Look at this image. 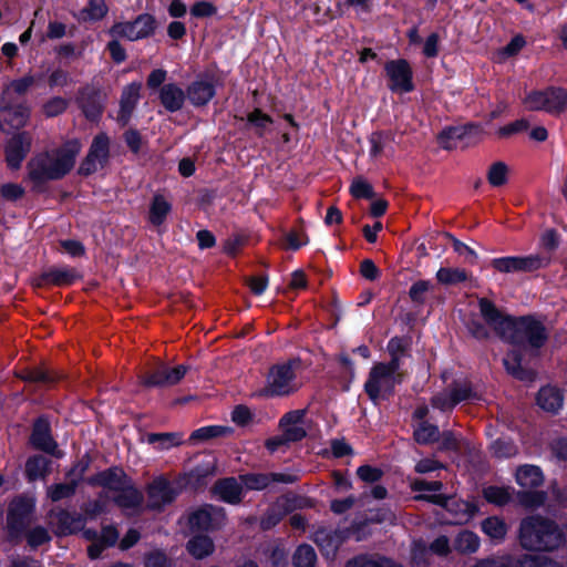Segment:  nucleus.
<instances>
[{
  "label": "nucleus",
  "mask_w": 567,
  "mask_h": 567,
  "mask_svg": "<svg viewBox=\"0 0 567 567\" xmlns=\"http://www.w3.org/2000/svg\"><path fill=\"white\" fill-rule=\"evenodd\" d=\"M128 481L130 478L122 470L114 467L91 477L89 483L117 493Z\"/></svg>",
  "instance_id": "b1692460"
},
{
  "label": "nucleus",
  "mask_w": 567,
  "mask_h": 567,
  "mask_svg": "<svg viewBox=\"0 0 567 567\" xmlns=\"http://www.w3.org/2000/svg\"><path fill=\"white\" fill-rule=\"evenodd\" d=\"M49 539V533L42 527H37L28 534V543L33 547L40 546Z\"/></svg>",
  "instance_id": "774afa93"
},
{
  "label": "nucleus",
  "mask_w": 567,
  "mask_h": 567,
  "mask_svg": "<svg viewBox=\"0 0 567 567\" xmlns=\"http://www.w3.org/2000/svg\"><path fill=\"white\" fill-rule=\"evenodd\" d=\"M76 482L54 484L48 487L47 494L52 502H58L68 498L75 493Z\"/></svg>",
  "instance_id": "09e8293b"
},
{
  "label": "nucleus",
  "mask_w": 567,
  "mask_h": 567,
  "mask_svg": "<svg viewBox=\"0 0 567 567\" xmlns=\"http://www.w3.org/2000/svg\"><path fill=\"white\" fill-rule=\"evenodd\" d=\"M350 193L354 198H373L374 196L371 184L360 176L352 181Z\"/></svg>",
  "instance_id": "864d4df0"
},
{
  "label": "nucleus",
  "mask_w": 567,
  "mask_h": 567,
  "mask_svg": "<svg viewBox=\"0 0 567 567\" xmlns=\"http://www.w3.org/2000/svg\"><path fill=\"white\" fill-rule=\"evenodd\" d=\"M493 452L497 457H509L516 454V446L506 440H497L492 445Z\"/></svg>",
  "instance_id": "e2e57ef3"
},
{
  "label": "nucleus",
  "mask_w": 567,
  "mask_h": 567,
  "mask_svg": "<svg viewBox=\"0 0 567 567\" xmlns=\"http://www.w3.org/2000/svg\"><path fill=\"white\" fill-rule=\"evenodd\" d=\"M526 44L523 35H515L511 42L498 51L499 61L516 55Z\"/></svg>",
  "instance_id": "6e6d98bb"
},
{
  "label": "nucleus",
  "mask_w": 567,
  "mask_h": 567,
  "mask_svg": "<svg viewBox=\"0 0 567 567\" xmlns=\"http://www.w3.org/2000/svg\"><path fill=\"white\" fill-rule=\"evenodd\" d=\"M357 475L361 481L365 483H374L382 477L383 472L378 467L362 465L357 470Z\"/></svg>",
  "instance_id": "680f3d73"
},
{
  "label": "nucleus",
  "mask_w": 567,
  "mask_h": 567,
  "mask_svg": "<svg viewBox=\"0 0 567 567\" xmlns=\"http://www.w3.org/2000/svg\"><path fill=\"white\" fill-rule=\"evenodd\" d=\"M226 514L223 508L205 505L188 517L189 528L193 532H209L219 529L225 525Z\"/></svg>",
  "instance_id": "1a4fd4ad"
},
{
  "label": "nucleus",
  "mask_w": 567,
  "mask_h": 567,
  "mask_svg": "<svg viewBox=\"0 0 567 567\" xmlns=\"http://www.w3.org/2000/svg\"><path fill=\"white\" fill-rule=\"evenodd\" d=\"M436 280L445 286L456 285L467 280L468 274L458 267H442L436 271Z\"/></svg>",
  "instance_id": "4c0bfd02"
},
{
  "label": "nucleus",
  "mask_w": 567,
  "mask_h": 567,
  "mask_svg": "<svg viewBox=\"0 0 567 567\" xmlns=\"http://www.w3.org/2000/svg\"><path fill=\"white\" fill-rule=\"evenodd\" d=\"M175 494L169 484L163 480L157 478L148 486V506L151 508H161L171 503Z\"/></svg>",
  "instance_id": "393cba45"
},
{
  "label": "nucleus",
  "mask_w": 567,
  "mask_h": 567,
  "mask_svg": "<svg viewBox=\"0 0 567 567\" xmlns=\"http://www.w3.org/2000/svg\"><path fill=\"white\" fill-rule=\"evenodd\" d=\"M188 371L187 365H177L175 368L162 367L151 375L144 378L142 383L146 386H172L177 384Z\"/></svg>",
  "instance_id": "2eb2a0df"
},
{
  "label": "nucleus",
  "mask_w": 567,
  "mask_h": 567,
  "mask_svg": "<svg viewBox=\"0 0 567 567\" xmlns=\"http://www.w3.org/2000/svg\"><path fill=\"white\" fill-rule=\"evenodd\" d=\"M305 414V410H295L281 419L280 426L288 441H300L307 435Z\"/></svg>",
  "instance_id": "a211bd4d"
},
{
  "label": "nucleus",
  "mask_w": 567,
  "mask_h": 567,
  "mask_svg": "<svg viewBox=\"0 0 567 567\" xmlns=\"http://www.w3.org/2000/svg\"><path fill=\"white\" fill-rule=\"evenodd\" d=\"M171 203L163 195H154L150 206V221L155 226L162 225L171 213Z\"/></svg>",
  "instance_id": "72a5a7b5"
},
{
  "label": "nucleus",
  "mask_w": 567,
  "mask_h": 567,
  "mask_svg": "<svg viewBox=\"0 0 567 567\" xmlns=\"http://www.w3.org/2000/svg\"><path fill=\"white\" fill-rule=\"evenodd\" d=\"M288 499L281 497L268 509L261 519L262 528L267 529L275 526L288 512Z\"/></svg>",
  "instance_id": "ea45409f"
},
{
  "label": "nucleus",
  "mask_w": 567,
  "mask_h": 567,
  "mask_svg": "<svg viewBox=\"0 0 567 567\" xmlns=\"http://www.w3.org/2000/svg\"><path fill=\"white\" fill-rule=\"evenodd\" d=\"M19 377L25 381L33 382H47L50 380L47 372L39 368L23 370L19 373Z\"/></svg>",
  "instance_id": "338daca9"
},
{
  "label": "nucleus",
  "mask_w": 567,
  "mask_h": 567,
  "mask_svg": "<svg viewBox=\"0 0 567 567\" xmlns=\"http://www.w3.org/2000/svg\"><path fill=\"white\" fill-rule=\"evenodd\" d=\"M159 100L167 111L175 112L182 109L185 101V93L178 85L168 83L161 87Z\"/></svg>",
  "instance_id": "cd10ccee"
},
{
  "label": "nucleus",
  "mask_w": 567,
  "mask_h": 567,
  "mask_svg": "<svg viewBox=\"0 0 567 567\" xmlns=\"http://www.w3.org/2000/svg\"><path fill=\"white\" fill-rule=\"evenodd\" d=\"M440 432L437 426L422 421L414 429V439L420 444H430L439 440Z\"/></svg>",
  "instance_id": "a18cd8bd"
},
{
  "label": "nucleus",
  "mask_w": 567,
  "mask_h": 567,
  "mask_svg": "<svg viewBox=\"0 0 567 567\" xmlns=\"http://www.w3.org/2000/svg\"><path fill=\"white\" fill-rule=\"evenodd\" d=\"M504 365L506 371L522 381H532L534 379V374L530 371H527L520 367V358L517 352H509L504 359Z\"/></svg>",
  "instance_id": "e433bc0d"
},
{
  "label": "nucleus",
  "mask_w": 567,
  "mask_h": 567,
  "mask_svg": "<svg viewBox=\"0 0 567 567\" xmlns=\"http://www.w3.org/2000/svg\"><path fill=\"white\" fill-rule=\"evenodd\" d=\"M81 148L78 140H71L50 152L38 154L28 163L29 178L35 184L62 178L74 167Z\"/></svg>",
  "instance_id": "f257e3e1"
},
{
  "label": "nucleus",
  "mask_w": 567,
  "mask_h": 567,
  "mask_svg": "<svg viewBox=\"0 0 567 567\" xmlns=\"http://www.w3.org/2000/svg\"><path fill=\"white\" fill-rule=\"evenodd\" d=\"M444 236L452 241L454 250L457 254L464 255L470 262H475L477 260L478 256H477L476 251L473 248H471L468 245L460 241L458 239H456L454 236H452L449 233L444 234Z\"/></svg>",
  "instance_id": "bf43d9fd"
},
{
  "label": "nucleus",
  "mask_w": 567,
  "mask_h": 567,
  "mask_svg": "<svg viewBox=\"0 0 567 567\" xmlns=\"http://www.w3.org/2000/svg\"><path fill=\"white\" fill-rule=\"evenodd\" d=\"M247 120L250 124L258 128V133L261 135L264 131L272 123V120L260 110L256 109L248 114Z\"/></svg>",
  "instance_id": "052dcab7"
},
{
  "label": "nucleus",
  "mask_w": 567,
  "mask_h": 567,
  "mask_svg": "<svg viewBox=\"0 0 567 567\" xmlns=\"http://www.w3.org/2000/svg\"><path fill=\"white\" fill-rule=\"evenodd\" d=\"M32 137L27 132L13 135L6 145V161L11 169L20 168L29 153Z\"/></svg>",
  "instance_id": "ddd939ff"
},
{
  "label": "nucleus",
  "mask_w": 567,
  "mask_h": 567,
  "mask_svg": "<svg viewBox=\"0 0 567 567\" xmlns=\"http://www.w3.org/2000/svg\"><path fill=\"white\" fill-rule=\"evenodd\" d=\"M415 499L426 501L446 507L450 511H455L458 519H462L463 517H471L475 512V508L471 504L466 502H456L442 494H420L415 496Z\"/></svg>",
  "instance_id": "aec40b11"
},
{
  "label": "nucleus",
  "mask_w": 567,
  "mask_h": 567,
  "mask_svg": "<svg viewBox=\"0 0 567 567\" xmlns=\"http://www.w3.org/2000/svg\"><path fill=\"white\" fill-rule=\"evenodd\" d=\"M0 193L6 199L16 200L23 196L24 189L19 184L8 183L1 186Z\"/></svg>",
  "instance_id": "69168bd1"
},
{
  "label": "nucleus",
  "mask_w": 567,
  "mask_h": 567,
  "mask_svg": "<svg viewBox=\"0 0 567 567\" xmlns=\"http://www.w3.org/2000/svg\"><path fill=\"white\" fill-rule=\"evenodd\" d=\"M480 315L496 333L507 338L514 328V320L501 312L496 306L486 298L478 299Z\"/></svg>",
  "instance_id": "9b49d317"
},
{
  "label": "nucleus",
  "mask_w": 567,
  "mask_h": 567,
  "mask_svg": "<svg viewBox=\"0 0 567 567\" xmlns=\"http://www.w3.org/2000/svg\"><path fill=\"white\" fill-rule=\"evenodd\" d=\"M523 105L528 111L559 115L567 111V90L559 86L532 90L525 94Z\"/></svg>",
  "instance_id": "39448f33"
},
{
  "label": "nucleus",
  "mask_w": 567,
  "mask_h": 567,
  "mask_svg": "<svg viewBox=\"0 0 567 567\" xmlns=\"http://www.w3.org/2000/svg\"><path fill=\"white\" fill-rule=\"evenodd\" d=\"M53 523L56 524L58 530L61 534L74 533L82 526L81 517H74L64 511H61L54 515Z\"/></svg>",
  "instance_id": "a19ab883"
},
{
  "label": "nucleus",
  "mask_w": 567,
  "mask_h": 567,
  "mask_svg": "<svg viewBox=\"0 0 567 567\" xmlns=\"http://www.w3.org/2000/svg\"><path fill=\"white\" fill-rule=\"evenodd\" d=\"M537 403L543 410L555 413L563 406V395L557 389L545 386L538 392Z\"/></svg>",
  "instance_id": "473e14b6"
},
{
  "label": "nucleus",
  "mask_w": 567,
  "mask_h": 567,
  "mask_svg": "<svg viewBox=\"0 0 567 567\" xmlns=\"http://www.w3.org/2000/svg\"><path fill=\"white\" fill-rule=\"evenodd\" d=\"M107 11L104 0H90L89 6L83 9V19L99 20L105 16Z\"/></svg>",
  "instance_id": "5fc2aeb1"
},
{
  "label": "nucleus",
  "mask_w": 567,
  "mask_h": 567,
  "mask_svg": "<svg viewBox=\"0 0 567 567\" xmlns=\"http://www.w3.org/2000/svg\"><path fill=\"white\" fill-rule=\"evenodd\" d=\"M114 502L124 511H136L143 503V495L134 487L130 480L127 484L117 492Z\"/></svg>",
  "instance_id": "a878e982"
},
{
  "label": "nucleus",
  "mask_w": 567,
  "mask_h": 567,
  "mask_svg": "<svg viewBox=\"0 0 567 567\" xmlns=\"http://www.w3.org/2000/svg\"><path fill=\"white\" fill-rule=\"evenodd\" d=\"M431 288L432 285L429 280L415 281L409 290V296L413 302L423 305L425 301L424 297Z\"/></svg>",
  "instance_id": "4d7b16f0"
},
{
  "label": "nucleus",
  "mask_w": 567,
  "mask_h": 567,
  "mask_svg": "<svg viewBox=\"0 0 567 567\" xmlns=\"http://www.w3.org/2000/svg\"><path fill=\"white\" fill-rule=\"evenodd\" d=\"M516 482L523 488H535L542 485L544 476L539 467L523 465L516 471Z\"/></svg>",
  "instance_id": "7c9ffc66"
},
{
  "label": "nucleus",
  "mask_w": 567,
  "mask_h": 567,
  "mask_svg": "<svg viewBox=\"0 0 567 567\" xmlns=\"http://www.w3.org/2000/svg\"><path fill=\"white\" fill-rule=\"evenodd\" d=\"M25 472L31 481L44 477L48 472V461L43 456H33L25 464Z\"/></svg>",
  "instance_id": "de8ad7c7"
},
{
  "label": "nucleus",
  "mask_w": 567,
  "mask_h": 567,
  "mask_svg": "<svg viewBox=\"0 0 567 567\" xmlns=\"http://www.w3.org/2000/svg\"><path fill=\"white\" fill-rule=\"evenodd\" d=\"M31 110L20 104L14 107H4L0 111V127L3 131L23 127L30 118Z\"/></svg>",
  "instance_id": "412c9836"
},
{
  "label": "nucleus",
  "mask_w": 567,
  "mask_h": 567,
  "mask_svg": "<svg viewBox=\"0 0 567 567\" xmlns=\"http://www.w3.org/2000/svg\"><path fill=\"white\" fill-rule=\"evenodd\" d=\"M34 76L31 74L8 82L2 89L3 101H11L14 96L24 95L34 84Z\"/></svg>",
  "instance_id": "2f4dec72"
},
{
  "label": "nucleus",
  "mask_w": 567,
  "mask_h": 567,
  "mask_svg": "<svg viewBox=\"0 0 567 567\" xmlns=\"http://www.w3.org/2000/svg\"><path fill=\"white\" fill-rule=\"evenodd\" d=\"M231 433V429L221 425H209L194 431L189 437L193 444L207 442L212 439L225 436Z\"/></svg>",
  "instance_id": "c9c22d12"
},
{
  "label": "nucleus",
  "mask_w": 567,
  "mask_h": 567,
  "mask_svg": "<svg viewBox=\"0 0 567 567\" xmlns=\"http://www.w3.org/2000/svg\"><path fill=\"white\" fill-rule=\"evenodd\" d=\"M110 154V140L101 133L96 135L91 144L89 154L79 168L83 175H90L103 168L107 163Z\"/></svg>",
  "instance_id": "9d476101"
},
{
  "label": "nucleus",
  "mask_w": 567,
  "mask_h": 567,
  "mask_svg": "<svg viewBox=\"0 0 567 567\" xmlns=\"http://www.w3.org/2000/svg\"><path fill=\"white\" fill-rule=\"evenodd\" d=\"M507 338H511L515 343L526 341L532 347L539 348L547 340V333L540 322L532 318H522L514 321V328Z\"/></svg>",
  "instance_id": "6e6552de"
},
{
  "label": "nucleus",
  "mask_w": 567,
  "mask_h": 567,
  "mask_svg": "<svg viewBox=\"0 0 567 567\" xmlns=\"http://www.w3.org/2000/svg\"><path fill=\"white\" fill-rule=\"evenodd\" d=\"M187 95L195 106H200L207 104L214 97L215 89L210 82L198 80L188 86Z\"/></svg>",
  "instance_id": "c85d7f7f"
},
{
  "label": "nucleus",
  "mask_w": 567,
  "mask_h": 567,
  "mask_svg": "<svg viewBox=\"0 0 567 567\" xmlns=\"http://www.w3.org/2000/svg\"><path fill=\"white\" fill-rule=\"evenodd\" d=\"M483 532L493 540H502L506 536L507 526L503 519L493 516L482 523Z\"/></svg>",
  "instance_id": "79ce46f5"
},
{
  "label": "nucleus",
  "mask_w": 567,
  "mask_h": 567,
  "mask_svg": "<svg viewBox=\"0 0 567 567\" xmlns=\"http://www.w3.org/2000/svg\"><path fill=\"white\" fill-rule=\"evenodd\" d=\"M454 546L460 553L471 554L478 549L480 539L473 532L463 530L457 535Z\"/></svg>",
  "instance_id": "c03bdc74"
},
{
  "label": "nucleus",
  "mask_w": 567,
  "mask_h": 567,
  "mask_svg": "<svg viewBox=\"0 0 567 567\" xmlns=\"http://www.w3.org/2000/svg\"><path fill=\"white\" fill-rule=\"evenodd\" d=\"M241 485L235 478L218 481L213 488L214 494L221 501L237 504L241 501Z\"/></svg>",
  "instance_id": "bb28decb"
},
{
  "label": "nucleus",
  "mask_w": 567,
  "mask_h": 567,
  "mask_svg": "<svg viewBox=\"0 0 567 567\" xmlns=\"http://www.w3.org/2000/svg\"><path fill=\"white\" fill-rule=\"evenodd\" d=\"M561 543V533L550 520L529 517L520 525V544L529 550H551Z\"/></svg>",
  "instance_id": "f03ea898"
},
{
  "label": "nucleus",
  "mask_w": 567,
  "mask_h": 567,
  "mask_svg": "<svg viewBox=\"0 0 567 567\" xmlns=\"http://www.w3.org/2000/svg\"><path fill=\"white\" fill-rule=\"evenodd\" d=\"M317 561L315 549L307 544L300 545L293 555V565L296 567H313Z\"/></svg>",
  "instance_id": "49530a36"
},
{
  "label": "nucleus",
  "mask_w": 567,
  "mask_h": 567,
  "mask_svg": "<svg viewBox=\"0 0 567 567\" xmlns=\"http://www.w3.org/2000/svg\"><path fill=\"white\" fill-rule=\"evenodd\" d=\"M551 257L544 254H532L528 256H507L494 258L492 267L501 274L530 272L548 266Z\"/></svg>",
  "instance_id": "423d86ee"
},
{
  "label": "nucleus",
  "mask_w": 567,
  "mask_h": 567,
  "mask_svg": "<svg viewBox=\"0 0 567 567\" xmlns=\"http://www.w3.org/2000/svg\"><path fill=\"white\" fill-rule=\"evenodd\" d=\"M559 245L558 234L555 229H547L540 237V246L546 251L543 252L550 257V254L557 249Z\"/></svg>",
  "instance_id": "13d9d810"
},
{
  "label": "nucleus",
  "mask_w": 567,
  "mask_h": 567,
  "mask_svg": "<svg viewBox=\"0 0 567 567\" xmlns=\"http://www.w3.org/2000/svg\"><path fill=\"white\" fill-rule=\"evenodd\" d=\"M485 499L495 505L507 504L511 499V492L506 487L488 486L483 489Z\"/></svg>",
  "instance_id": "8fccbe9b"
},
{
  "label": "nucleus",
  "mask_w": 567,
  "mask_h": 567,
  "mask_svg": "<svg viewBox=\"0 0 567 567\" xmlns=\"http://www.w3.org/2000/svg\"><path fill=\"white\" fill-rule=\"evenodd\" d=\"M300 362L290 360L272 365L266 378V384L260 394L265 396H284L298 391L302 383L298 379Z\"/></svg>",
  "instance_id": "20e7f679"
},
{
  "label": "nucleus",
  "mask_w": 567,
  "mask_h": 567,
  "mask_svg": "<svg viewBox=\"0 0 567 567\" xmlns=\"http://www.w3.org/2000/svg\"><path fill=\"white\" fill-rule=\"evenodd\" d=\"M346 537L343 530L320 528L315 533L313 539L322 555L328 558H333Z\"/></svg>",
  "instance_id": "dca6fc26"
},
{
  "label": "nucleus",
  "mask_w": 567,
  "mask_h": 567,
  "mask_svg": "<svg viewBox=\"0 0 567 567\" xmlns=\"http://www.w3.org/2000/svg\"><path fill=\"white\" fill-rule=\"evenodd\" d=\"M528 126H529L528 122L524 118H520V120H517L511 124H507V125L498 128L497 135L502 138L508 137L513 134H516V133L527 130Z\"/></svg>",
  "instance_id": "0e129e2a"
},
{
  "label": "nucleus",
  "mask_w": 567,
  "mask_h": 567,
  "mask_svg": "<svg viewBox=\"0 0 567 567\" xmlns=\"http://www.w3.org/2000/svg\"><path fill=\"white\" fill-rule=\"evenodd\" d=\"M243 485L247 489L261 491L271 482L292 483L297 480L295 475L281 473H251L240 476Z\"/></svg>",
  "instance_id": "6ab92c4d"
},
{
  "label": "nucleus",
  "mask_w": 567,
  "mask_h": 567,
  "mask_svg": "<svg viewBox=\"0 0 567 567\" xmlns=\"http://www.w3.org/2000/svg\"><path fill=\"white\" fill-rule=\"evenodd\" d=\"M69 106V101L61 96H53L42 105V113L47 117H54L62 114Z\"/></svg>",
  "instance_id": "603ef678"
},
{
  "label": "nucleus",
  "mask_w": 567,
  "mask_h": 567,
  "mask_svg": "<svg viewBox=\"0 0 567 567\" xmlns=\"http://www.w3.org/2000/svg\"><path fill=\"white\" fill-rule=\"evenodd\" d=\"M35 501L33 497H19L14 499L9 508V523L13 527L28 524L34 511Z\"/></svg>",
  "instance_id": "4be33fe9"
},
{
  "label": "nucleus",
  "mask_w": 567,
  "mask_h": 567,
  "mask_svg": "<svg viewBox=\"0 0 567 567\" xmlns=\"http://www.w3.org/2000/svg\"><path fill=\"white\" fill-rule=\"evenodd\" d=\"M141 83L128 84L122 94L120 118L126 123L140 99Z\"/></svg>",
  "instance_id": "c756f323"
},
{
  "label": "nucleus",
  "mask_w": 567,
  "mask_h": 567,
  "mask_svg": "<svg viewBox=\"0 0 567 567\" xmlns=\"http://www.w3.org/2000/svg\"><path fill=\"white\" fill-rule=\"evenodd\" d=\"M155 30V18L148 13H143L136 17L134 21L115 23L110 29V33L114 38L137 41L153 35Z\"/></svg>",
  "instance_id": "0eeeda50"
},
{
  "label": "nucleus",
  "mask_w": 567,
  "mask_h": 567,
  "mask_svg": "<svg viewBox=\"0 0 567 567\" xmlns=\"http://www.w3.org/2000/svg\"><path fill=\"white\" fill-rule=\"evenodd\" d=\"M187 550L196 559H203L214 553L215 545L206 535L195 536L188 540Z\"/></svg>",
  "instance_id": "f704fd0d"
},
{
  "label": "nucleus",
  "mask_w": 567,
  "mask_h": 567,
  "mask_svg": "<svg viewBox=\"0 0 567 567\" xmlns=\"http://www.w3.org/2000/svg\"><path fill=\"white\" fill-rule=\"evenodd\" d=\"M30 441L35 449L55 454L56 444L50 434V425L47 420L39 419L34 423Z\"/></svg>",
  "instance_id": "5701e85b"
},
{
  "label": "nucleus",
  "mask_w": 567,
  "mask_h": 567,
  "mask_svg": "<svg viewBox=\"0 0 567 567\" xmlns=\"http://www.w3.org/2000/svg\"><path fill=\"white\" fill-rule=\"evenodd\" d=\"M509 166L502 161L494 162L487 169L486 178L491 186L501 187L508 181Z\"/></svg>",
  "instance_id": "58836bf2"
},
{
  "label": "nucleus",
  "mask_w": 567,
  "mask_h": 567,
  "mask_svg": "<svg viewBox=\"0 0 567 567\" xmlns=\"http://www.w3.org/2000/svg\"><path fill=\"white\" fill-rule=\"evenodd\" d=\"M390 79L389 89L395 93H408L413 90L412 70L405 60H393L385 64Z\"/></svg>",
  "instance_id": "f8f14e48"
},
{
  "label": "nucleus",
  "mask_w": 567,
  "mask_h": 567,
  "mask_svg": "<svg viewBox=\"0 0 567 567\" xmlns=\"http://www.w3.org/2000/svg\"><path fill=\"white\" fill-rule=\"evenodd\" d=\"M472 398V391L466 384H457L453 390H445L432 398L433 410L450 412L454 406L464 400Z\"/></svg>",
  "instance_id": "4468645a"
},
{
  "label": "nucleus",
  "mask_w": 567,
  "mask_h": 567,
  "mask_svg": "<svg viewBox=\"0 0 567 567\" xmlns=\"http://www.w3.org/2000/svg\"><path fill=\"white\" fill-rule=\"evenodd\" d=\"M402 380L403 373L400 370L399 360H391L388 363L379 362L371 368L364 390L368 396L377 402L386 399Z\"/></svg>",
  "instance_id": "7ed1b4c3"
},
{
  "label": "nucleus",
  "mask_w": 567,
  "mask_h": 567,
  "mask_svg": "<svg viewBox=\"0 0 567 567\" xmlns=\"http://www.w3.org/2000/svg\"><path fill=\"white\" fill-rule=\"evenodd\" d=\"M81 107L87 118L94 120L102 110V99L99 92H90L82 95Z\"/></svg>",
  "instance_id": "37998d69"
},
{
  "label": "nucleus",
  "mask_w": 567,
  "mask_h": 567,
  "mask_svg": "<svg viewBox=\"0 0 567 567\" xmlns=\"http://www.w3.org/2000/svg\"><path fill=\"white\" fill-rule=\"evenodd\" d=\"M465 133L466 127H450L439 135V143L445 150H453L456 147L457 141L461 140Z\"/></svg>",
  "instance_id": "3c124183"
},
{
  "label": "nucleus",
  "mask_w": 567,
  "mask_h": 567,
  "mask_svg": "<svg viewBox=\"0 0 567 567\" xmlns=\"http://www.w3.org/2000/svg\"><path fill=\"white\" fill-rule=\"evenodd\" d=\"M79 278H81V275L74 268L53 267L45 270L39 278H34L32 284L35 287L44 285L68 286Z\"/></svg>",
  "instance_id": "f3484780"
}]
</instances>
